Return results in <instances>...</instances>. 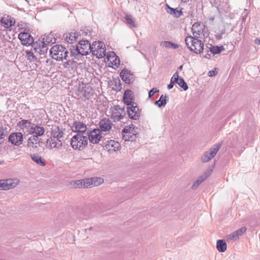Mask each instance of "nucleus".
Here are the masks:
<instances>
[{
    "label": "nucleus",
    "instance_id": "nucleus-16",
    "mask_svg": "<svg viewBox=\"0 0 260 260\" xmlns=\"http://www.w3.org/2000/svg\"><path fill=\"white\" fill-rule=\"evenodd\" d=\"M71 129L74 132H76L77 134H83L86 131L87 126L85 124L81 121H75L74 122L73 125L71 127Z\"/></svg>",
    "mask_w": 260,
    "mask_h": 260
},
{
    "label": "nucleus",
    "instance_id": "nucleus-33",
    "mask_svg": "<svg viewBox=\"0 0 260 260\" xmlns=\"http://www.w3.org/2000/svg\"><path fill=\"white\" fill-rule=\"evenodd\" d=\"M63 133L60 131L58 126H55L51 129V135L53 137L59 139L63 137Z\"/></svg>",
    "mask_w": 260,
    "mask_h": 260
},
{
    "label": "nucleus",
    "instance_id": "nucleus-3",
    "mask_svg": "<svg viewBox=\"0 0 260 260\" xmlns=\"http://www.w3.org/2000/svg\"><path fill=\"white\" fill-rule=\"evenodd\" d=\"M70 144L73 149L83 150L87 145L88 138L82 134H77L71 139Z\"/></svg>",
    "mask_w": 260,
    "mask_h": 260
},
{
    "label": "nucleus",
    "instance_id": "nucleus-49",
    "mask_svg": "<svg viewBox=\"0 0 260 260\" xmlns=\"http://www.w3.org/2000/svg\"><path fill=\"white\" fill-rule=\"evenodd\" d=\"M159 91V89L156 87H153L148 92V98L151 99L155 93Z\"/></svg>",
    "mask_w": 260,
    "mask_h": 260
},
{
    "label": "nucleus",
    "instance_id": "nucleus-25",
    "mask_svg": "<svg viewBox=\"0 0 260 260\" xmlns=\"http://www.w3.org/2000/svg\"><path fill=\"white\" fill-rule=\"evenodd\" d=\"M47 143L48 144H50V146L51 148H58L62 146V142L61 140L57 138H55L53 137L50 139H48L47 140Z\"/></svg>",
    "mask_w": 260,
    "mask_h": 260
},
{
    "label": "nucleus",
    "instance_id": "nucleus-9",
    "mask_svg": "<svg viewBox=\"0 0 260 260\" xmlns=\"http://www.w3.org/2000/svg\"><path fill=\"white\" fill-rule=\"evenodd\" d=\"M87 135L89 142L93 144L99 143L102 138V132L99 128L88 131Z\"/></svg>",
    "mask_w": 260,
    "mask_h": 260
},
{
    "label": "nucleus",
    "instance_id": "nucleus-8",
    "mask_svg": "<svg viewBox=\"0 0 260 260\" xmlns=\"http://www.w3.org/2000/svg\"><path fill=\"white\" fill-rule=\"evenodd\" d=\"M119 76L126 84H133L135 81L134 73L127 68H124L121 71Z\"/></svg>",
    "mask_w": 260,
    "mask_h": 260
},
{
    "label": "nucleus",
    "instance_id": "nucleus-19",
    "mask_svg": "<svg viewBox=\"0 0 260 260\" xmlns=\"http://www.w3.org/2000/svg\"><path fill=\"white\" fill-rule=\"evenodd\" d=\"M99 125V129L102 132H107L112 128L113 123L109 118H104L100 121Z\"/></svg>",
    "mask_w": 260,
    "mask_h": 260
},
{
    "label": "nucleus",
    "instance_id": "nucleus-12",
    "mask_svg": "<svg viewBox=\"0 0 260 260\" xmlns=\"http://www.w3.org/2000/svg\"><path fill=\"white\" fill-rule=\"evenodd\" d=\"M23 140V134L20 132L12 133L9 136L8 141L12 144L19 146L22 143Z\"/></svg>",
    "mask_w": 260,
    "mask_h": 260
},
{
    "label": "nucleus",
    "instance_id": "nucleus-7",
    "mask_svg": "<svg viewBox=\"0 0 260 260\" xmlns=\"http://www.w3.org/2000/svg\"><path fill=\"white\" fill-rule=\"evenodd\" d=\"M92 88L90 86L82 83L79 85L76 92L79 99L85 98L84 101L89 100L91 96Z\"/></svg>",
    "mask_w": 260,
    "mask_h": 260
},
{
    "label": "nucleus",
    "instance_id": "nucleus-15",
    "mask_svg": "<svg viewBox=\"0 0 260 260\" xmlns=\"http://www.w3.org/2000/svg\"><path fill=\"white\" fill-rule=\"evenodd\" d=\"M78 45L82 51V56L87 55L90 53L91 44L88 40L82 39L80 40L78 43Z\"/></svg>",
    "mask_w": 260,
    "mask_h": 260
},
{
    "label": "nucleus",
    "instance_id": "nucleus-38",
    "mask_svg": "<svg viewBox=\"0 0 260 260\" xmlns=\"http://www.w3.org/2000/svg\"><path fill=\"white\" fill-rule=\"evenodd\" d=\"M70 50L71 55L74 57L78 58L79 55H81L82 51L81 50L78 45L75 47H74L73 48H71Z\"/></svg>",
    "mask_w": 260,
    "mask_h": 260
},
{
    "label": "nucleus",
    "instance_id": "nucleus-13",
    "mask_svg": "<svg viewBox=\"0 0 260 260\" xmlns=\"http://www.w3.org/2000/svg\"><path fill=\"white\" fill-rule=\"evenodd\" d=\"M103 182L102 178H89L82 179V188H88L91 185L97 186Z\"/></svg>",
    "mask_w": 260,
    "mask_h": 260
},
{
    "label": "nucleus",
    "instance_id": "nucleus-64",
    "mask_svg": "<svg viewBox=\"0 0 260 260\" xmlns=\"http://www.w3.org/2000/svg\"><path fill=\"white\" fill-rule=\"evenodd\" d=\"M195 35H197V36L199 37V36L200 35V34L199 32H198L196 31V32L195 33Z\"/></svg>",
    "mask_w": 260,
    "mask_h": 260
},
{
    "label": "nucleus",
    "instance_id": "nucleus-54",
    "mask_svg": "<svg viewBox=\"0 0 260 260\" xmlns=\"http://www.w3.org/2000/svg\"><path fill=\"white\" fill-rule=\"evenodd\" d=\"M217 74V72L215 70H211L208 72V75L209 77H213V76H215Z\"/></svg>",
    "mask_w": 260,
    "mask_h": 260
},
{
    "label": "nucleus",
    "instance_id": "nucleus-56",
    "mask_svg": "<svg viewBox=\"0 0 260 260\" xmlns=\"http://www.w3.org/2000/svg\"><path fill=\"white\" fill-rule=\"evenodd\" d=\"M209 52H210L209 49L207 50L205 54H203V57L208 58V59L210 58L211 57V55H210V54L209 53ZM202 52L203 53V51Z\"/></svg>",
    "mask_w": 260,
    "mask_h": 260
},
{
    "label": "nucleus",
    "instance_id": "nucleus-47",
    "mask_svg": "<svg viewBox=\"0 0 260 260\" xmlns=\"http://www.w3.org/2000/svg\"><path fill=\"white\" fill-rule=\"evenodd\" d=\"M133 126V124L131 122V124H129L128 126H126L124 127L122 130V135L123 136V134H127L130 133Z\"/></svg>",
    "mask_w": 260,
    "mask_h": 260
},
{
    "label": "nucleus",
    "instance_id": "nucleus-61",
    "mask_svg": "<svg viewBox=\"0 0 260 260\" xmlns=\"http://www.w3.org/2000/svg\"><path fill=\"white\" fill-rule=\"evenodd\" d=\"M254 43L256 45H260V38H256L254 40Z\"/></svg>",
    "mask_w": 260,
    "mask_h": 260
},
{
    "label": "nucleus",
    "instance_id": "nucleus-29",
    "mask_svg": "<svg viewBox=\"0 0 260 260\" xmlns=\"http://www.w3.org/2000/svg\"><path fill=\"white\" fill-rule=\"evenodd\" d=\"M38 137L32 135L29 137L27 140V146L32 147L36 150L38 149L37 141Z\"/></svg>",
    "mask_w": 260,
    "mask_h": 260
},
{
    "label": "nucleus",
    "instance_id": "nucleus-23",
    "mask_svg": "<svg viewBox=\"0 0 260 260\" xmlns=\"http://www.w3.org/2000/svg\"><path fill=\"white\" fill-rule=\"evenodd\" d=\"M108 84L110 86L114 85V87H112V90L117 92L121 91L122 89V83L118 77L113 78V80L109 82Z\"/></svg>",
    "mask_w": 260,
    "mask_h": 260
},
{
    "label": "nucleus",
    "instance_id": "nucleus-63",
    "mask_svg": "<svg viewBox=\"0 0 260 260\" xmlns=\"http://www.w3.org/2000/svg\"><path fill=\"white\" fill-rule=\"evenodd\" d=\"M182 68H183V66H180L179 67L178 70L179 71H181L182 70Z\"/></svg>",
    "mask_w": 260,
    "mask_h": 260
},
{
    "label": "nucleus",
    "instance_id": "nucleus-24",
    "mask_svg": "<svg viewBox=\"0 0 260 260\" xmlns=\"http://www.w3.org/2000/svg\"><path fill=\"white\" fill-rule=\"evenodd\" d=\"M169 101V96L168 95L163 94L161 95L159 100L154 102V104L157 106L158 108H161L165 107L168 101Z\"/></svg>",
    "mask_w": 260,
    "mask_h": 260
},
{
    "label": "nucleus",
    "instance_id": "nucleus-5",
    "mask_svg": "<svg viewBox=\"0 0 260 260\" xmlns=\"http://www.w3.org/2000/svg\"><path fill=\"white\" fill-rule=\"evenodd\" d=\"M126 113L128 117L133 120H138L141 116V110L139 108L138 104L135 103H131L129 106H127Z\"/></svg>",
    "mask_w": 260,
    "mask_h": 260
},
{
    "label": "nucleus",
    "instance_id": "nucleus-36",
    "mask_svg": "<svg viewBox=\"0 0 260 260\" xmlns=\"http://www.w3.org/2000/svg\"><path fill=\"white\" fill-rule=\"evenodd\" d=\"M122 138L125 141H135L137 138V134H132V133H130L127 134H123Z\"/></svg>",
    "mask_w": 260,
    "mask_h": 260
},
{
    "label": "nucleus",
    "instance_id": "nucleus-26",
    "mask_svg": "<svg viewBox=\"0 0 260 260\" xmlns=\"http://www.w3.org/2000/svg\"><path fill=\"white\" fill-rule=\"evenodd\" d=\"M167 12L175 17L178 18L182 15V10H178L177 8H173L166 4Z\"/></svg>",
    "mask_w": 260,
    "mask_h": 260
},
{
    "label": "nucleus",
    "instance_id": "nucleus-59",
    "mask_svg": "<svg viewBox=\"0 0 260 260\" xmlns=\"http://www.w3.org/2000/svg\"><path fill=\"white\" fill-rule=\"evenodd\" d=\"M137 128H138L137 127L133 125L132 126V128L131 129V133H132V134H137V136L138 137V134L137 132H136V131L135 130V129H137Z\"/></svg>",
    "mask_w": 260,
    "mask_h": 260
},
{
    "label": "nucleus",
    "instance_id": "nucleus-35",
    "mask_svg": "<svg viewBox=\"0 0 260 260\" xmlns=\"http://www.w3.org/2000/svg\"><path fill=\"white\" fill-rule=\"evenodd\" d=\"M221 146V144L216 143L211 147L209 151H208L211 154V157H214L216 155Z\"/></svg>",
    "mask_w": 260,
    "mask_h": 260
},
{
    "label": "nucleus",
    "instance_id": "nucleus-14",
    "mask_svg": "<svg viewBox=\"0 0 260 260\" xmlns=\"http://www.w3.org/2000/svg\"><path fill=\"white\" fill-rule=\"evenodd\" d=\"M78 31L73 30L70 32H66L63 35V38L64 41L69 44H72L77 41L79 36H80Z\"/></svg>",
    "mask_w": 260,
    "mask_h": 260
},
{
    "label": "nucleus",
    "instance_id": "nucleus-45",
    "mask_svg": "<svg viewBox=\"0 0 260 260\" xmlns=\"http://www.w3.org/2000/svg\"><path fill=\"white\" fill-rule=\"evenodd\" d=\"M76 62L74 60H68L64 63L63 66L66 68L68 67L73 68L76 66Z\"/></svg>",
    "mask_w": 260,
    "mask_h": 260
},
{
    "label": "nucleus",
    "instance_id": "nucleus-48",
    "mask_svg": "<svg viewBox=\"0 0 260 260\" xmlns=\"http://www.w3.org/2000/svg\"><path fill=\"white\" fill-rule=\"evenodd\" d=\"M246 230L247 228L246 227L242 226L241 228L235 231V232L239 238V237L241 236L244 233L246 232Z\"/></svg>",
    "mask_w": 260,
    "mask_h": 260
},
{
    "label": "nucleus",
    "instance_id": "nucleus-22",
    "mask_svg": "<svg viewBox=\"0 0 260 260\" xmlns=\"http://www.w3.org/2000/svg\"><path fill=\"white\" fill-rule=\"evenodd\" d=\"M110 58H114V59L113 60V61H111L110 63L111 64V65L109 64V67H113V66H115L116 68H118L120 65V61L119 57L116 55V54L112 51L110 52L109 53H108L106 55V58L109 60Z\"/></svg>",
    "mask_w": 260,
    "mask_h": 260
},
{
    "label": "nucleus",
    "instance_id": "nucleus-44",
    "mask_svg": "<svg viewBox=\"0 0 260 260\" xmlns=\"http://www.w3.org/2000/svg\"><path fill=\"white\" fill-rule=\"evenodd\" d=\"M72 187L77 188H82V180L72 181L70 182Z\"/></svg>",
    "mask_w": 260,
    "mask_h": 260
},
{
    "label": "nucleus",
    "instance_id": "nucleus-1",
    "mask_svg": "<svg viewBox=\"0 0 260 260\" xmlns=\"http://www.w3.org/2000/svg\"><path fill=\"white\" fill-rule=\"evenodd\" d=\"M193 36H188L185 39L186 46L190 51L196 54L201 53L204 50V43L198 39L197 35H195L196 31L192 29Z\"/></svg>",
    "mask_w": 260,
    "mask_h": 260
},
{
    "label": "nucleus",
    "instance_id": "nucleus-52",
    "mask_svg": "<svg viewBox=\"0 0 260 260\" xmlns=\"http://www.w3.org/2000/svg\"><path fill=\"white\" fill-rule=\"evenodd\" d=\"M175 83V79L173 80V79H171L170 82L167 86L168 89L170 90V89H171L172 88H173Z\"/></svg>",
    "mask_w": 260,
    "mask_h": 260
},
{
    "label": "nucleus",
    "instance_id": "nucleus-43",
    "mask_svg": "<svg viewBox=\"0 0 260 260\" xmlns=\"http://www.w3.org/2000/svg\"><path fill=\"white\" fill-rule=\"evenodd\" d=\"M125 19L126 20L127 23L131 25L132 26L134 27H136L137 25L135 24L134 20H133V18L131 15H126L125 16Z\"/></svg>",
    "mask_w": 260,
    "mask_h": 260
},
{
    "label": "nucleus",
    "instance_id": "nucleus-53",
    "mask_svg": "<svg viewBox=\"0 0 260 260\" xmlns=\"http://www.w3.org/2000/svg\"><path fill=\"white\" fill-rule=\"evenodd\" d=\"M1 190H7V189H6V184L5 185V184H6V180H1Z\"/></svg>",
    "mask_w": 260,
    "mask_h": 260
},
{
    "label": "nucleus",
    "instance_id": "nucleus-17",
    "mask_svg": "<svg viewBox=\"0 0 260 260\" xmlns=\"http://www.w3.org/2000/svg\"><path fill=\"white\" fill-rule=\"evenodd\" d=\"M103 147L105 149L107 150L108 151L111 150L116 151L118 150V148L120 147V144L115 140H108L102 144Z\"/></svg>",
    "mask_w": 260,
    "mask_h": 260
},
{
    "label": "nucleus",
    "instance_id": "nucleus-39",
    "mask_svg": "<svg viewBox=\"0 0 260 260\" xmlns=\"http://www.w3.org/2000/svg\"><path fill=\"white\" fill-rule=\"evenodd\" d=\"M163 47L166 48H172L174 49H176L179 48V45L170 41H165L163 42Z\"/></svg>",
    "mask_w": 260,
    "mask_h": 260
},
{
    "label": "nucleus",
    "instance_id": "nucleus-57",
    "mask_svg": "<svg viewBox=\"0 0 260 260\" xmlns=\"http://www.w3.org/2000/svg\"><path fill=\"white\" fill-rule=\"evenodd\" d=\"M247 14H248V12H244L242 13V18L243 22L245 21V20H246V17L247 16Z\"/></svg>",
    "mask_w": 260,
    "mask_h": 260
},
{
    "label": "nucleus",
    "instance_id": "nucleus-50",
    "mask_svg": "<svg viewBox=\"0 0 260 260\" xmlns=\"http://www.w3.org/2000/svg\"><path fill=\"white\" fill-rule=\"evenodd\" d=\"M114 110L117 111V112L119 111L120 113H122L123 112L124 113V112H126L125 111V107H123L122 108H121L120 106L119 105H116L114 106Z\"/></svg>",
    "mask_w": 260,
    "mask_h": 260
},
{
    "label": "nucleus",
    "instance_id": "nucleus-40",
    "mask_svg": "<svg viewBox=\"0 0 260 260\" xmlns=\"http://www.w3.org/2000/svg\"><path fill=\"white\" fill-rule=\"evenodd\" d=\"M31 124V122L28 120L23 119L20 121L17 125L21 128H27Z\"/></svg>",
    "mask_w": 260,
    "mask_h": 260
},
{
    "label": "nucleus",
    "instance_id": "nucleus-60",
    "mask_svg": "<svg viewBox=\"0 0 260 260\" xmlns=\"http://www.w3.org/2000/svg\"><path fill=\"white\" fill-rule=\"evenodd\" d=\"M43 143L42 139L39 138L38 137V141H37V145L38 146H41V145Z\"/></svg>",
    "mask_w": 260,
    "mask_h": 260
},
{
    "label": "nucleus",
    "instance_id": "nucleus-42",
    "mask_svg": "<svg viewBox=\"0 0 260 260\" xmlns=\"http://www.w3.org/2000/svg\"><path fill=\"white\" fill-rule=\"evenodd\" d=\"M213 157H211V154L207 151L204 153L201 157L203 162H207L210 160Z\"/></svg>",
    "mask_w": 260,
    "mask_h": 260
},
{
    "label": "nucleus",
    "instance_id": "nucleus-20",
    "mask_svg": "<svg viewBox=\"0 0 260 260\" xmlns=\"http://www.w3.org/2000/svg\"><path fill=\"white\" fill-rule=\"evenodd\" d=\"M1 25L6 28H8L15 25L16 21L15 18L8 15L3 16L0 19Z\"/></svg>",
    "mask_w": 260,
    "mask_h": 260
},
{
    "label": "nucleus",
    "instance_id": "nucleus-10",
    "mask_svg": "<svg viewBox=\"0 0 260 260\" xmlns=\"http://www.w3.org/2000/svg\"><path fill=\"white\" fill-rule=\"evenodd\" d=\"M47 44L44 41V39L42 41L39 39L35 42V44L32 45L33 50L35 52L39 53L40 55H45L47 53L48 48Z\"/></svg>",
    "mask_w": 260,
    "mask_h": 260
},
{
    "label": "nucleus",
    "instance_id": "nucleus-28",
    "mask_svg": "<svg viewBox=\"0 0 260 260\" xmlns=\"http://www.w3.org/2000/svg\"><path fill=\"white\" fill-rule=\"evenodd\" d=\"M216 248L220 252H224L227 249V244L223 239H219L216 242Z\"/></svg>",
    "mask_w": 260,
    "mask_h": 260
},
{
    "label": "nucleus",
    "instance_id": "nucleus-41",
    "mask_svg": "<svg viewBox=\"0 0 260 260\" xmlns=\"http://www.w3.org/2000/svg\"><path fill=\"white\" fill-rule=\"evenodd\" d=\"M18 183V181L16 183L14 182L13 179H6V189L7 190H9L10 189L14 188Z\"/></svg>",
    "mask_w": 260,
    "mask_h": 260
},
{
    "label": "nucleus",
    "instance_id": "nucleus-58",
    "mask_svg": "<svg viewBox=\"0 0 260 260\" xmlns=\"http://www.w3.org/2000/svg\"><path fill=\"white\" fill-rule=\"evenodd\" d=\"M181 77H180L179 76V73H178V72L177 71L173 75V76L171 78V79H173L174 80V78H181Z\"/></svg>",
    "mask_w": 260,
    "mask_h": 260
},
{
    "label": "nucleus",
    "instance_id": "nucleus-21",
    "mask_svg": "<svg viewBox=\"0 0 260 260\" xmlns=\"http://www.w3.org/2000/svg\"><path fill=\"white\" fill-rule=\"evenodd\" d=\"M45 132V128L39 124H34L33 125L30 127L29 134L37 136V137L43 136Z\"/></svg>",
    "mask_w": 260,
    "mask_h": 260
},
{
    "label": "nucleus",
    "instance_id": "nucleus-4",
    "mask_svg": "<svg viewBox=\"0 0 260 260\" xmlns=\"http://www.w3.org/2000/svg\"><path fill=\"white\" fill-rule=\"evenodd\" d=\"M106 49L104 44L101 41H94L91 44L90 53L98 58H102L106 56Z\"/></svg>",
    "mask_w": 260,
    "mask_h": 260
},
{
    "label": "nucleus",
    "instance_id": "nucleus-31",
    "mask_svg": "<svg viewBox=\"0 0 260 260\" xmlns=\"http://www.w3.org/2000/svg\"><path fill=\"white\" fill-rule=\"evenodd\" d=\"M43 39H44V41L47 45H52V44H55L56 41V38L52 32H50L47 36H45Z\"/></svg>",
    "mask_w": 260,
    "mask_h": 260
},
{
    "label": "nucleus",
    "instance_id": "nucleus-27",
    "mask_svg": "<svg viewBox=\"0 0 260 260\" xmlns=\"http://www.w3.org/2000/svg\"><path fill=\"white\" fill-rule=\"evenodd\" d=\"M30 156L31 159L37 164L44 167L46 166L45 161L42 159V157L38 154H30Z\"/></svg>",
    "mask_w": 260,
    "mask_h": 260
},
{
    "label": "nucleus",
    "instance_id": "nucleus-62",
    "mask_svg": "<svg viewBox=\"0 0 260 260\" xmlns=\"http://www.w3.org/2000/svg\"><path fill=\"white\" fill-rule=\"evenodd\" d=\"M199 25H200V24H199V23H194V24H193V25H192V27L191 29H193V27H198V26H199Z\"/></svg>",
    "mask_w": 260,
    "mask_h": 260
},
{
    "label": "nucleus",
    "instance_id": "nucleus-46",
    "mask_svg": "<svg viewBox=\"0 0 260 260\" xmlns=\"http://www.w3.org/2000/svg\"><path fill=\"white\" fill-rule=\"evenodd\" d=\"M238 236L236 235L235 232L232 233L229 235L227 236L226 241L230 242L232 240H237L239 239Z\"/></svg>",
    "mask_w": 260,
    "mask_h": 260
},
{
    "label": "nucleus",
    "instance_id": "nucleus-6",
    "mask_svg": "<svg viewBox=\"0 0 260 260\" xmlns=\"http://www.w3.org/2000/svg\"><path fill=\"white\" fill-rule=\"evenodd\" d=\"M21 44L24 46H30L35 44V40L31 34L25 30L21 31L18 36Z\"/></svg>",
    "mask_w": 260,
    "mask_h": 260
},
{
    "label": "nucleus",
    "instance_id": "nucleus-2",
    "mask_svg": "<svg viewBox=\"0 0 260 260\" xmlns=\"http://www.w3.org/2000/svg\"><path fill=\"white\" fill-rule=\"evenodd\" d=\"M49 53L53 59L57 61H62L67 58L68 51L62 45H55L51 48Z\"/></svg>",
    "mask_w": 260,
    "mask_h": 260
},
{
    "label": "nucleus",
    "instance_id": "nucleus-11",
    "mask_svg": "<svg viewBox=\"0 0 260 260\" xmlns=\"http://www.w3.org/2000/svg\"><path fill=\"white\" fill-rule=\"evenodd\" d=\"M215 167V163L210 166L208 169L204 172V174L199 176L198 179L193 183L191 188L196 189L198 187L202 182L205 180L208 177H209L213 172Z\"/></svg>",
    "mask_w": 260,
    "mask_h": 260
},
{
    "label": "nucleus",
    "instance_id": "nucleus-34",
    "mask_svg": "<svg viewBox=\"0 0 260 260\" xmlns=\"http://www.w3.org/2000/svg\"><path fill=\"white\" fill-rule=\"evenodd\" d=\"M174 79L175 83L177 84L184 90L186 91L188 89V86L186 82L182 77L176 78H174Z\"/></svg>",
    "mask_w": 260,
    "mask_h": 260
},
{
    "label": "nucleus",
    "instance_id": "nucleus-37",
    "mask_svg": "<svg viewBox=\"0 0 260 260\" xmlns=\"http://www.w3.org/2000/svg\"><path fill=\"white\" fill-rule=\"evenodd\" d=\"M26 57L29 62L37 61L38 59L34 55V53L30 50H26Z\"/></svg>",
    "mask_w": 260,
    "mask_h": 260
},
{
    "label": "nucleus",
    "instance_id": "nucleus-18",
    "mask_svg": "<svg viewBox=\"0 0 260 260\" xmlns=\"http://www.w3.org/2000/svg\"><path fill=\"white\" fill-rule=\"evenodd\" d=\"M123 102L129 106L131 103H135V96L133 91L131 89H126L124 91L123 96Z\"/></svg>",
    "mask_w": 260,
    "mask_h": 260
},
{
    "label": "nucleus",
    "instance_id": "nucleus-32",
    "mask_svg": "<svg viewBox=\"0 0 260 260\" xmlns=\"http://www.w3.org/2000/svg\"><path fill=\"white\" fill-rule=\"evenodd\" d=\"M224 50V48L223 46H213L211 45L209 48V51L213 55L220 54L222 51Z\"/></svg>",
    "mask_w": 260,
    "mask_h": 260
},
{
    "label": "nucleus",
    "instance_id": "nucleus-51",
    "mask_svg": "<svg viewBox=\"0 0 260 260\" xmlns=\"http://www.w3.org/2000/svg\"><path fill=\"white\" fill-rule=\"evenodd\" d=\"M81 31L82 32L81 34H80L81 35H82V36L84 37H86L87 36H89V34L90 33V31L88 29H86V28H85L84 29H82L81 30Z\"/></svg>",
    "mask_w": 260,
    "mask_h": 260
},
{
    "label": "nucleus",
    "instance_id": "nucleus-55",
    "mask_svg": "<svg viewBox=\"0 0 260 260\" xmlns=\"http://www.w3.org/2000/svg\"><path fill=\"white\" fill-rule=\"evenodd\" d=\"M6 135L4 133L3 127H0V139H3Z\"/></svg>",
    "mask_w": 260,
    "mask_h": 260
},
{
    "label": "nucleus",
    "instance_id": "nucleus-30",
    "mask_svg": "<svg viewBox=\"0 0 260 260\" xmlns=\"http://www.w3.org/2000/svg\"><path fill=\"white\" fill-rule=\"evenodd\" d=\"M126 112H124L123 115L121 113H120L119 111L117 112V111H112L111 115V118L113 120L114 122L119 121L123 118V117L125 116Z\"/></svg>",
    "mask_w": 260,
    "mask_h": 260
}]
</instances>
